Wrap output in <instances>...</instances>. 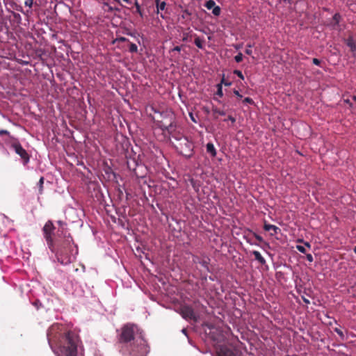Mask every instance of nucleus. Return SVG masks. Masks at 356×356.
<instances>
[{"label":"nucleus","instance_id":"nucleus-50","mask_svg":"<svg viewBox=\"0 0 356 356\" xmlns=\"http://www.w3.org/2000/svg\"><path fill=\"white\" fill-rule=\"evenodd\" d=\"M123 1L127 2V3H129V0H123Z\"/></svg>","mask_w":356,"mask_h":356},{"label":"nucleus","instance_id":"nucleus-11","mask_svg":"<svg viewBox=\"0 0 356 356\" xmlns=\"http://www.w3.org/2000/svg\"><path fill=\"white\" fill-rule=\"evenodd\" d=\"M252 254L254 255L255 260L258 261L259 264L264 265L266 264L265 259L262 257L261 253L257 250L252 251Z\"/></svg>","mask_w":356,"mask_h":356},{"label":"nucleus","instance_id":"nucleus-1","mask_svg":"<svg viewBox=\"0 0 356 356\" xmlns=\"http://www.w3.org/2000/svg\"><path fill=\"white\" fill-rule=\"evenodd\" d=\"M118 340L122 344L121 351L130 356H147L149 347L144 331L134 323L124 324L118 331Z\"/></svg>","mask_w":356,"mask_h":356},{"label":"nucleus","instance_id":"nucleus-38","mask_svg":"<svg viewBox=\"0 0 356 356\" xmlns=\"http://www.w3.org/2000/svg\"><path fill=\"white\" fill-rule=\"evenodd\" d=\"M172 51H178L179 52L181 51V47L180 46H176L175 47L172 49Z\"/></svg>","mask_w":356,"mask_h":356},{"label":"nucleus","instance_id":"nucleus-31","mask_svg":"<svg viewBox=\"0 0 356 356\" xmlns=\"http://www.w3.org/2000/svg\"><path fill=\"white\" fill-rule=\"evenodd\" d=\"M135 6L136 8V11L140 14V16H142L143 14H142L141 10H140V6L137 1L135 3Z\"/></svg>","mask_w":356,"mask_h":356},{"label":"nucleus","instance_id":"nucleus-5","mask_svg":"<svg viewBox=\"0 0 356 356\" xmlns=\"http://www.w3.org/2000/svg\"><path fill=\"white\" fill-rule=\"evenodd\" d=\"M55 226L51 220H47L42 228L44 238L49 249H54V243L56 242L53 238Z\"/></svg>","mask_w":356,"mask_h":356},{"label":"nucleus","instance_id":"nucleus-17","mask_svg":"<svg viewBox=\"0 0 356 356\" xmlns=\"http://www.w3.org/2000/svg\"><path fill=\"white\" fill-rule=\"evenodd\" d=\"M213 115H214V117L215 118H217L218 116L216 115H225V112L223 111H221L217 108H215L213 109Z\"/></svg>","mask_w":356,"mask_h":356},{"label":"nucleus","instance_id":"nucleus-8","mask_svg":"<svg viewBox=\"0 0 356 356\" xmlns=\"http://www.w3.org/2000/svg\"><path fill=\"white\" fill-rule=\"evenodd\" d=\"M211 259L207 256H193V262L195 264H199L203 267L207 272H211L209 265H210Z\"/></svg>","mask_w":356,"mask_h":356},{"label":"nucleus","instance_id":"nucleus-23","mask_svg":"<svg viewBox=\"0 0 356 356\" xmlns=\"http://www.w3.org/2000/svg\"><path fill=\"white\" fill-rule=\"evenodd\" d=\"M334 331L338 334V335L340 337L341 339H344V334L341 330H340L338 327L334 328Z\"/></svg>","mask_w":356,"mask_h":356},{"label":"nucleus","instance_id":"nucleus-18","mask_svg":"<svg viewBox=\"0 0 356 356\" xmlns=\"http://www.w3.org/2000/svg\"><path fill=\"white\" fill-rule=\"evenodd\" d=\"M43 184H44V177H41L39 181H38V186H39V193L42 194L43 192Z\"/></svg>","mask_w":356,"mask_h":356},{"label":"nucleus","instance_id":"nucleus-13","mask_svg":"<svg viewBox=\"0 0 356 356\" xmlns=\"http://www.w3.org/2000/svg\"><path fill=\"white\" fill-rule=\"evenodd\" d=\"M204 39L200 38L199 36L195 35L194 43L199 49H203Z\"/></svg>","mask_w":356,"mask_h":356},{"label":"nucleus","instance_id":"nucleus-42","mask_svg":"<svg viewBox=\"0 0 356 356\" xmlns=\"http://www.w3.org/2000/svg\"><path fill=\"white\" fill-rule=\"evenodd\" d=\"M58 224L60 226V227H63V225H65V223L61 221V220H58Z\"/></svg>","mask_w":356,"mask_h":356},{"label":"nucleus","instance_id":"nucleus-36","mask_svg":"<svg viewBox=\"0 0 356 356\" xmlns=\"http://www.w3.org/2000/svg\"><path fill=\"white\" fill-rule=\"evenodd\" d=\"M234 94L236 95L239 99L243 97V96L239 93V92L237 90H234Z\"/></svg>","mask_w":356,"mask_h":356},{"label":"nucleus","instance_id":"nucleus-2","mask_svg":"<svg viewBox=\"0 0 356 356\" xmlns=\"http://www.w3.org/2000/svg\"><path fill=\"white\" fill-rule=\"evenodd\" d=\"M47 339L57 356H76L80 342L79 336L67 331L62 325L54 324L47 331Z\"/></svg>","mask_w":356,"mask_h":356},{"label":"nucleus","instance_id":"nucleus-33","mask_svg":"<svg viewBox=\"0 0 356 356\" xmlns=\"http://www.w3.org/2000/svg\"><path fill=\"white\" fill-rule=\"evenodd\" d=\"M3 135H7V136H9L10 135V132L7 130H4V129H1L0 130V136H3Z\"/></svg>","mask_w":356,"mask_h":356},{"label":"nucleus","instance_id":"nucleus-19","mask_svg":"<svg viewBox=\"0 0 356 356\" xmlns=\"http://www.w3.org/2000/svg\"><path fill=\"white\" fill-rule=\"evenodd\" d=\"M216 95L219 96L220 97H222L223 96L222 87L221 86V83H218L217 85Z\"/></svg>","mask_w":356,"mask_h":356},{"label":"nucleus","instance_id":"nucleus-32","mask_svg":"<svg viewBox=\"0 0 356 356\" xmlns=\"http://www.w3.org/2000/svg\"><path fill=\"white\" fill-rule=\"evenodd\" d=\"M253 235H254V236L255 237V238H256L258 241H259V242H262V241H264V240H263V238H262L260 235H259V234H256V233H254V234H253Z\"/></svg>","mask_w":356,"mask_h":356},{"label":"nucleus","instance_id":"nucleus-37","mask_svg":"<svg viewBox=\"0 0 356 356\" xmlns=\"http://www.w3.org/2000/svg\"><path fill=\"white\" fill-rule=\"evenodd\" d=\"M243 47V44H234V47L236 49H241Z\"/></svg>","mask_w":356,"mask_h":356},{"label":"nucleus","instance_id":"nucleus-28","mask_svg":"<svg viewBox=\"0 0 356 356\" xmlns=\"http://www.w3.org/2000/svg\"><path fill=\"white\" fill-rule=\"evenodd\" d=\"M191 13L188 10H184L183 12L182 17L186 18V17L191 16Z\"/></svg>","mask_w":356,"mask_h":356},{"label":"nucleus","instance_id":"nucleus-9","mask_svg":"<svg viewBox=\"0 0 356 356\" xmlns=\"http://www.w3.org/2000/svg\"><path fill=\"white\" fill-rule=\"evenodd\" d=\"M264 229L265 231H268V232L273 231V232L270 233L271 236H274V235L277 234L278 233V232H280V229L278 227H277L274 225H270V224L266 223V222H264Z\"/></svg>","mask_w":356,"mask_h":356},{"label":"nucleus","instance_id":"nucleus-46","mask_svg":"<svg viewBox=\"0 0 356 356\" xmlns=\"http://www.w3.org/2000/svg\"><path fill=\"white\" fill-rule=\"evenodd\" d=\"M191 119H192V120H193V121L195 122V120L194 118L193 117V115H192V114H191Z\"/></svg>","mask_w":356,"mask_h":356},{"label":"nucleus","instance_id":"nucleus-44","mask_svg":"<svg viewBox=\"0 0 356 356\" xmlns=\"http://www.w3.org/2000/svg\"><path fill=\"white\" fill-rule=\"evenodd\" d=\"M345 102H346V103H347V104H350V105H351V104L350 103L349 99H346V100H345Z\"/></svg>","mask_w":356,"mask_h":356},{"label":"nucleus","instance_id":"nucleus-40","mask_svg":"<svg viewBox=\"0 0 356 356\" xmlns=\"http://www.w3.org/2000/svg\"><path fill=\"white\" fill-rule=\"evenodd\" d=\"M118 40L120 42H129V40L124 37H120Z\"/></svg>","mask_w":356,"mask_h":356},{"label":"nucleus","instance_id":"nucleus-6","mask_svg":"<svg viewBox=\"0 0 356 356\" xmlns=\"http://www.w3.org/2000/svg\"><path fill=\"white\" fill-rule=\"evenodd\" d=\"M11 147L14 149L16 154H17L23 161L24 164L29 163L30 156L26 149L23 148L19 142L15 140L12 144Z\"/></svg>","mask_w":356,"mask_h":356},{"label":"nucleus","instance_id":"nucleus-26","mask_svg":"<svg viewBox=\"0 0 356 356\" xmlns=\"http://www.w3.org/2000/svg\"><path fill=\"white\" fill-rule=\"evenodd\" d=\"M296 249L302 253H306V248L303 245H296Z\"/></svg>","mask_w":356,"mask_h":356},{"label":"nucleus","instance_id":"nucleus-24","mask_svg":"<svg viewBox=\"0 0 356 356\" xmlns=\"http://www.w3.org/2000/svg\"><path fill=\"white\" fill-rule=\"evenodd\" d=\"M234 74L237 75L241 79L244 80V76L241 71L238 70H234Z\"/></svg>","mask_w":356,"mask_h":356},{"label":"nucleus","instance_id":"nucleus-43","mask_svg":"<svg viewBox=\"0 0 356 356\" xmlns=\"http://www.w3.org/2000/svg\"><path fill=\"white\" fill-rule=\"evenodd\" d=\"M303 300H304V302H305V303H307V304H309V300H307V299H306V298H303Z\"/></svg>","mask_w":356,"mask_h":356},{"label":"nucleus","instance_id":"nucleus-30","mask_svg":"<svg viewBox=\"0 0 356 356\" xmlns=\"http://www.w3.org/2000/svg\"><path fill=\"white\" fill-rule=\"evenodd\" d=\"M24 4L26 6H28L29 8H31L33 4V0H26L24 2Z\"/></svg>","mask_w":356,"mask_h":356},{"label":"nucleus","instance_id":"nucleus-47","mask_svg":"<svg viewBox=\"0 0 356 356\" xmlns=\"http://www.w3.org/2000/svg\"><path fill=\"white\" fill-rule=\"evenodd\" d=\"M353 99L356 102V96H353Z\"/></svg>","mask_w":356,"mask_h":356},{"label":"nucleus","instance_id":"nucleus-41","mask_svg":"<svg viewBox=\"0 0 356 356\" xmlns=\"http://www.w3.org/2000/svg\"><path fill=\"white\" fill-rule=\"evenodd\" d=\"M305 248L307 247L308 248H311V245L309 242H304V245Z\"/></svg>","mask_w":356,"mask_h":356},{"label":"nucleus","instance_id":"nucleus-20","mask_svg":"<svg viewBox=\"0 0 356 356\" xmlns=\"http://www.w3.org/2000/svg\"><path fill=\"white\" fill-rule=\"evenodd\" d=\"M129 51L131 53H136L138 51V47L136 44L130 42Z\"/></svg>","mask_w":356,"mask_h":356},{"label":"nucleus","instance_id":"nucleus-15","mask_svg":"<svg viewBox=\"0 0 356 356\" xmlns=\"http://www.w3.org/2000/svg\"><path fill=\"white\" fill-rule=\"evenodd\" d=\"M156 5V13H159V10H165L166 3L165 1H162Z\"/></svg>","mask_w":356,"mask_h":356},{"label":"nucleus","instance_id":"nucleus-4","mask_svg":"<svg viewBox=\"0 0 356 356\" xmlns=\"http://www.w3.org/2000/svg\"><path fill=\"white\" fill-rule=\"evenodd\" d=\"M159 127L163 131L168 132L172 138L178 141V143L175 144V147L180 154L187 158H190L193 155L192 144L188 141L186 137L176 132V125L173 122H171L169 124L161 122Z\"/></svg>","mask_w":356,"mask_h":356},{"label":"nucleus","instance_id":"nucleus-39","mask_svg":"<svg viewBox=\"0 0 356 356\" xmlns=\"http://www.w3.org/2000/svg\"><path fill=\"white\" fill-rule=\"evenodd\" d=\"M227 120H230L232 123H234L236 122L235 118H234L232 115H229Z\"/></svg>","mask_w":356,"mask_h":356},{"label":"nucleus","instance_id":"nucleus-34","mask_svg":"<svg viewBox=\"0 0 356 356\" xmlns=\"http://www.w3.org/2000/svg\"><path fill=\"white\" fill-rule=\"evenodd\" d=\"M306 258H307V261L309 262H312L314 261L313 256L311 254H307Z\"/></svg>","mask_w":356,"mask_h":356},{"label":"nucleus","instance_id":"nucleus-49","mask_svg":"<svg viewBox=\"0 0 356 356\" xmlns=\"http://www.w3.org/2000/svg\"><path fill=\"white\" fill-rule=\"evenodd\" d=\"M354 252L356 253V246H355L354 249H353Z\"/></svg>","mask_w":356,"mask_h":356},{"label":"nucleus","instance_id":"nucleus-25","mask_svg":"<svg viewBox=\"0 0 356 356\" xmlns=\"http://www.w3.org/2000/svg\"><path fill=\"white\" fill-rule=\"evenodd\" d=\"M253 47V44L249 43L247 44V49H245V53L248 54V55H251L252 53V51L251 49V48Z\"/></svg>","mask_w":356,"mask_h":356},{"label":"nucleus","instance_id":"nucleus-48","mask_svg":"<svg viewBox=\"0 0 356 356\" xmlns=\"http://www.w3.org/2000/svg\"><path fill=\"white\" fill-rule=\"evenodd\" d=\"M182 332H183V333H185V334H186V330L185 329H183V330H182Z\"/></svg>","mask_w":356,"mask_h":356},{"label":"nucleus","instance_id":"nucleus-10","mask_svg":"<svg viewBox=\"0 0 356 356\" xmlns=\"http://www.w3.org/2000/svg\"><path fill=\"white\" fill-rule=\"evenodd\" d=\"M341 19V17L339 13H336L334 15L330 24L333 29H337Z\"/></svg>","mask_w":356,"mask_h":356},{"label":"nucleus","instance_id":"nucleus-3","mask_svg":"<svg viewBox=\"0 0 356 356\" xmlns=\"http://www.w3.org/2000/svg\"><path fill=\"white\" fill-rule=\"evenodd\" d=\"M60 232V230L58 231ZM58 237L63 236V239H58L54 243V249H49L54 253L58 262L63 265H67L72 262V258L78 253L77 246L74 244L70 234L63 229Z\"/></svg>","mask_w":356,"mask_h":356},{"label":"nucleus","instance_id":"nucleus-27","mask_svg":"<svg viewBox=\"0 0 356 356\" xmlns=\"http://www.w3.org/2000/svg\"><path fill=\"white\" fill-rule=\"evenodd\" d=\"M243 103H245V104H254V101L252 98L250 97H245L244 99H243Z\"/></svg>","mask_w":356,"mask_h":356},{"label":"nucleus","instance_id":"nucleus-29","mask_svg":"<svg viewBox=\"0 0 356 356\" xmlns=\"http://www.w3.org/2000/svg\"><path fill=\"white\" fill-rule=\"evenodd\" d=\"M220 83H221V86L224 84L226 86H229L232 84L230 81H226L224 77L222 79L221 82Z\"/></svg>","mask_w":356,"mask_h":356},{"label":"nucleus","instance_id":"nucleus-7","mask_svg":"<svg viewBox=\"0 0 356 356\" xmlns=\"http://www.w3.org/2000/svg\"><path fill=\"white\" fill-rule=\"evenodd\" d=\"M180 314L181 316L186 320L197 321V318L194 312L193 309L188 305H184L180 309Z\"/></svg>","mask_w":356,"mask_h":356},{"label":"nucleus","instance_id":"nucleus-45","mask_svg":"<svg viewBox=\"0 0 356 356\" xmlns=\"http://www.w3.org/2000/svg\"><path fill=\"white\" fill-rule=\"evenodd\" d=\"M161 0H155V3L156 4H158L159 3H160Z\"/></svg>","mask_w":356,"mask_h":356},{"label":"nucleus","instance_id":"nucleus-22","mask_svg":"<svg viewBox=\"0 0 356 356\" xmlns=\"http://www.w3.org/2000/svg\"><path fill=\"white\" fill-rule=\"evenodd\" d=\"M243 54L239 52L236 56H235L234 60L236 63H241L243 60Z\"/></svg>","mask_w":356,"mask_h":356},{"label":"nucleus","instance_id":"nucleus-12","mask_svg":"<svg viewBox=\"0 0 356 356\" xmlns=\"http://www.w3.org/2000/svg\"><path fill=\"white\" fill-rule=\"evenodd\" d=\"M207 152L211 154V156L214 157L216 156V150L213 143H208L207 144Z\"/></svg>","mask_w":356,"mask_h":356},{"label":"nucleus","instance_id":"nucleus-14","mask_svg":"<svg viewBox=\"0 0 356 356\" xmlns=\"http://www.w3.org/2000/svg\"><path fill=\"white\" fill-rule=\"evenodd\" d=\"M216 2L213 0H209L205 3L204 6L208 9H213L216 6Z\"/></svg>","mask_w":356,"mask_h":356},{"label":"nucleus","instance_id":"nucleus-35","mask_svg":"<svg viewBox=\"0 0 356 356\" xmlns=\"http://www.w3.org/2000/svg\"><path fill=\"white\" fill-rule=\"evenodd\" d=\"M312 63H313L314 65H320V64H321V60H320L319 59H318V58H313V60H312Z\"/></svg>","mask_w":356,"mask_h":356},{"label":"nucleus","instance_id":"nucleus-21","mask_svg":"<svg viewBox=\"0 0 356 356\" xmlns=\"http://www.w3.org/2000/svg\"><path fill=\"white\" fill-rule=\"evenodd\" d=\"M220 8L218 6H216L214 8H213L212 9V13L213 15H214L215 16H219L220 14Z\"/></svg>","mask_w":356,"mask_h":356},{"label":"nucleus","instance_id":"nucleus-16","mask_svg":"<svg viewBox=\"0 0 356 356\" xmlns=\"http://www.w3.org/2000/svg\"><path fill=\"white\" fill-rule=\"evenodd\" d=\"M346 44L350 47L352 51H355L356 49V46L353 39L349 38L347 40Z\"/></svg>","mask_w":356,"mask_h":356}]
</instances>
